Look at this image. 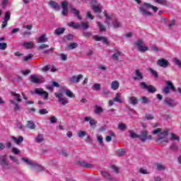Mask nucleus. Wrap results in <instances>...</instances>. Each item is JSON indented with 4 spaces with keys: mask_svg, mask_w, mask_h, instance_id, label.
Wrapping results in <instances>:
<instances>
[{
    "mask_svg": "<svg viewBox=\"0 0 181 181\" xmlns=\"http://www.w3.org/2000/svg\"><path fill=\"white\" fill-rule=\"evenodd\" d=\"M153 134L154 135L158 134V138L156 139V142H158L160 145L166 144V141H168V135H169L168 129H165L163 132H162V129L158 128L153 131Z\"/></svg>",
    "mask_w": 181,
    "mask_h": 181,
    "instance_id": "1",
    "label": "nucleus"
},
{
    "mask_svg": "<svg viewBox=\"0 0 181 181\" xmlns=\"http://www.w3.org/2000/svg\"><path fill=\"white\" fill-rule=\"evenodd\" d=\"M165 84L166 86L163 88L162 93L168 95L169 93H170V90H172V91H176V88L173 86V83H172L170 81H166Z\"/></svg>",
    "mask_w": 181,
    "mask_h": 181,
    "instance_id": "2",
    "label": "nucleus"
},
{
    "mask_svg": "<svg viewBox=\"0 0 181 181\" xmlns=\"http://www.w3.org/2000/svg\"><path fill=\"white\" fill-rule=\"evenodd\" d=\"M6 154L0 156V165L2 166L3 169H6V170H9V169H11V165H9V163L6 161Z\"/></svg>",
    "mask_w": 181,
    "mask_h": 181,
    "instance_id": "3",
    "label": "nucleus"
},
{
    "mask_svg": "<svg viewBox=\"0 0 181 181\" xmlns=\"http://www.w3.org/2000/svg\"><path fill=\"white\" fill-rule=\"evenodd\" d=\"M54 95L56 98H57L58 103L62 104V105H66V104H69V100L64 98V95L62 93H55Z\"/></svg>",
    "mask_w": 181,
    "mask_h": 181,
    "instance_id": "4",
    "label": "nucleus"
},
{
    "mask_svg": "<svg viewBox=\"0 0 181 181\" xmlns=\"http://www.w3.org/2000/svg\"><path fill=\"white\" fill-rule=\"evenodd\" d=\"M144 45V40H138L135 42V46L139 52H141V53H144V52H146L148 50V47L142 45Z\"/></svg>",
    "mask_w": 181,
    "mask_h": 181,
    "instance_id": "5",
    "label": "nucleus"
},
{
    "mask_svg": "<svg viewBox=\"0 0 181 181\" xmlns=\"http://www.w3.org/2000/svg\"><path fill=\"white\" fill-rule=\"evenodd\" d=\"M139 86L142 90H147L148 93H156V88L152 85L148 86L145 82H141Z\"/></svg>",
    "mask_w": 181,
    "mask_h": 181,
    "instance_id": "6",
    "label": "nucleus"
},
{
    "mask_svg": "<svg viewBox=\"0 0 181 181\" xmlns=\"http://www.w3.org/2000/svg\"><path fill=\"white\" fill-rule=\"evenodd\" d=\"M164 104H165V105H167L168 108H174V107H176V105H177V101L170 98H167L164 100Z\"/></svg>",
    "mask_w": 181,
    "mask_h": 181,
    "instance_id": "7",
    "label": "nucleus"
},
{
    "mask_svg": "<svg viewBox=\"0 0 181 181\" xmlns=\"http://www.w3.org/2000/svg\"><path fill=\"white\" fill-rule=\"evenodd\" d=\"M35 94L40 95L44 98V100H47V98H49V93L47 91L43 90L42 88H35Z\"/></svg>",
    "mask_w": 181,
    "mask_h": 181,
    "instance_id": "8",
    "label": "nucleus"
},
{
    "mask_svg": "<svg viewBox=\"0 0 181 181\" xmlns=\"http://www.w3.org/2000/svg\"><path fill=\"white\" fill-rule=\"evenodd\" d=\"M139 139L141 141V142H146V139H152V136H148V132L142 131L141 134L138 136Z\"/></svg>",
    "mask_w": 181,
    "mask_h": 181,
    "instance_id": "9",
    "label": "nucleus"
},
{
    "mask_svg": "<svg viewBox=\"0 0 181 181\" xmlns=\"http://www.w3.org/2000/svg\"><path fill=\"white\" fill-rule=\"evenodd\" d=\"M81 78H83V75L81 74L73 76L69 78V83H70V84H77V83H80Z\"/></svg>",
    "mask_w": 181,
    "mask_h": 181,
    "instance_id": "10",
    "label": "nucleus"
},
{
    "mask_svg": "<svg viewBox=\"0 0 181 181\" xmlns=\"http://www.w3.org/2000/svg\"><path fill=\"white\" fill-rule=\"evenodd\" d=\"M134 81H142L144 80V74L141 72V70L136 69L135 70V76H133Z\"/></svg>",
    "mask_w": 181,
    "mask_h": 181,
    "instance_id": "11",
    "label": "nucleus"
},
{
    "mask_svg": "<svg viewBox=\"0 0 181 181\" xmlns=\"http://www.w3.org/2000/svg\"><path fill=\"white\" fill-rule=\"evenodd\" d=\"M11 20V11L5 13L4 19L1 24V28H5L8 26V21Z\"/></svg>",
    "mask_w": 181,
    "mask_h": 181,
    "instance_id": "12",
    "label": "nucleus"
},
{
    "mask_svg": "<svg viewBox=\"0 0 181 181\" xmlns=\"http://www.w3.org/2000/svg\"><path fill=\"white\" fill-rule=\"evenodd\" d=\"M157 66L166 69V67H169V61L163 58L160 59L157 61Z\"/></svg>",
    "mask_w": 181,
    "mask_h": 181,
    "instance_id": "13",
    "label": "nucleus"
},
{
    "mask_svg": "<svg viewBox=\"0 0 181 181\" xmlns=\"http://www.w3.org/2000/svg\"><path fill=\"white\" fill-rule=\"evenodd\" d=\"M62 14L64 16H67L69 14V3L66 1L62 2Z\"/></svg>",
    "mask_w": 181,
    "mask_h": 181,
    "instance_id": "14",
    "label": "nucleus"
},
{
    "mask_svg": "<svg viewBox=\"0 0 181 181\" xmlns=\"http://www.w3.org/2000/svg\"><path fill=\"white\" fill-rule=\"evenodd\" d=\"M93 39L94 40H96V42H103L104 45H108L110 42H108V40L105 37L103 36H98V35H93Z\"/></svg>",
    "mask_w": 181,
    "mask_h": 181,
    "instance_id": "15",
    "label": "nucleus"
},
{
    "mask_svg": "<svg viewBox=\"0 0 181 181\" xmlns=\"http://www.w3.org/2000/svg\"><path fill=\"white\" fill-rule=\"evenodd\" d=\"M139 12L141 13L144 16V18H146L147 16H153V14L151 12H148L145 9L144 7H139Z\"/></svg>",
    "mask_w": 181,
    "mask_h": 181,
    "instance_id": "16",
    "label": "nucleus"
},
{
    "mask_svg": "<svg viewBox=\"0 0 181 181\" xmlns=\"http://www.w3.org/2000/svg\"><path fill=\"white\" fill-rule=\"evenodd\" d=\"M48 5L50 6V7L52 9H54L55 11H60V5H59V4H57V2L53 1V0H50L48 2Z\"/></svg>",
    "mask_w": 181,
    "mask_h": 181,
    "instance_id": "17",
    "label": "nucleus"
},
{
    "mask_svg": "<svg viewBox=\"0 0 181 181\" xmlns=\"http://www.w3.org/2000/svg\"><path fill=\"white\" fill-rule=\"evenodd\" d=\"M78 165L85 169H91V168H94V165L91 163H88L86 161H78Z\"/></svg>",
    "mask_w": 181,
    "mask_h": 181,
    "instance_id": "18",
    "label": "nucleus"
},
{
    "mask_svg": "<svg viewBox=\"0 0 181 181\" xmlns=\"http://www.w3.org/2000/svg\"><path fill=\"white\" fill-rule=\"evenodd\" d=\"M128 103L130 105H136L138 103H139V100H138V98L135 96H130L129 98Z\"/></svg>",
    "mask_w": 181,
    "mask_h": 181,
    "instance_id": "19",
    "label": "nucleus"
},
{
    "mask_svg": "<svg viewBox=\"0 0 181 181\" xmlns=\"http://www.w3.org/2000/svg\"><path fill=\"white\" fill-rule=\"evenodd\" d=\"M31 169L35 170V172H42L45 170V168L42 165H37L35 163H33V165H31Z\"/></svg>",
    "mask_w": 181,
    "mask_h": 181,
    "instance_id": "20",
    "label": "nucleus"
},
{
    "mask_svg": "<svg viewBox=\"0 0 181 181\" xmlns=\"http://www.w3.org/2000/svg\"><path fill=\"white\" fill-rule=\"evenodd\" d=\"M71 13L75 15V16H76L78 21H81L82 18H81V16H80V11L77 10V8H71Z\"/></svg>",
    "mask_w": 181,
    "mask_h": 181,
    "instance_id": "21",
    "label": "nucleus"
},
{
    "mask_svg": "<svg viewBox=\"0 0 181 181\" xmlns=\"http://www.w3.org/2000/svg\"><path fill=\"white\" fill-rule=\"evenodd\" d=\"M125 153H127V151H125V148H119L115 151L116 156H118L119 158L125 156Z\"/></svg>",
    "mask_w": 181,
    "mask_h": 181,
    "instance_id": "22",
    "label": "nucleus"
},
{
    "mask_svg": "<svg viewBox=\"0 0 181 181\" xmlns=\"http://www.w3.org/2000/svg\"><path fill=\"white\" fill-rule=\"evenodd\" d=\"M11 139L16 144V145H21V144L23 142V136H20L18 138L11 136Z\"/></svg>",
    "mask_w": 181,
    "mask_h": 181,
    "instance_id": "23",
    "label": "nucleus"
},
{
    "mask_svg": "<svg viewBox=\"0 0 181 181\" xmlns=\"http://www.w3.org/2000/svg\"><path fill=\"white\" fill-rule=\"evenodd\" d=\"M100 175L101 176L105 177V179H107V180H112V177L111 176V174H110V173L107 171H100Z\"/></svg>",
    "mask_w": 181,
    "mask_h": 181,
    "instance_id": "24",
    "label": "nucleus"
},
{
    "mask_svg": "<svg viewBox=\"0 0 181 181\" xmlns=\"http://www.w3.org/2000/svg\"><path fill=\"white\" fill-rule=\"evenodd\" d=\"M11 95H12V97H14V100H16L17 103H22L21 94L16 93V92H11Z\"/></svg>",
    "mask_w": 181,
    "mask_h": 181,
    "instance_id": "25",
    "label": "nucleus"
},
{
    "mask_svg": "<svg viewBox=\"0 0 181 181\" xmlns=\"http://www.w3.org/2000/svg\"><path fill=\"white\" fill-rule=\"evenodd\" d=\"M78 47V44L76 42H71L69 45H67V47L65 48L66 50H73L74 49H77Z\"/></svg>",
    "mask_w": 181,
    "mask_h": 181,
    "instance_id": "26",
    "label": "nucleus"
},
{
    "mask_svg": "<svg viewBox=\"0 0 181 181\" xmlns=\"http://www.w3.org/2000/svg\"><path fill=\"white\" fill-rule=\"evenodd\" d=\"M110 88L114 90H118V88H119V82H118V81H113L111 83Z\"/></svg>",
    "mask_w": 181,
    "mask_h": 181,
    "instance_id": "27",
    "label": "nucleus"
},
{
    "mask_svg": "<svg viewBox=\"0 0 181 181\" xmlns=\"http://www.w3.org/2000/svg\"><path fill=\"white\" fill-rule=\"evenodd\" d=\"M119 56H121V52L115 50V53L112 54V59L114 62H118Z\"/></svg>",
    "mask_w": 181,
    "mask_h": 181,
    "instance_id": "28",
    "label": "nucleus"
},
{
    "mask_svg": "<svg viewBox=\"0 0 181 181\" xmlns=\"http://www.w3.org/2000/svg\"><path fill=\"white\" fill-rule=\"evenodd\" d=\"M30 81L34 84H39V83H40V79H39L36 75H31L30 77Z\"/></svg>",
    "mask_w": 181,
    "mask_h": 181,
    "instance_id": "29",
    "label": "nucleus"
},
{
    "mask_svg": "<svg viewBox=\"0 0 181 181\" xmlns=\"http://www.w3.org/2000/svg\"><path fill=\"white\" fill-rule=\"evenodd\" d=\"M23 47H25V49H33V47L35 46V43L33 42H25L23 43Z\"/></svg>",
    "mask_w": 181,
    "mask_h": 181,
    "instance_id": "30",
    "label": "nucleus"
},
{
    "mask_svg": "<svg viewBox=\"0 0 181 181\" xmlns=\"http://www.w3.org/2000/svg\"><path fill=\"white\" fill-rule=\"evenodd\" d=\"M95 114L97 115H100V114H103L104 112V109L101 106L96 105L95 106Z\"/></svg>",
    "mask_w": 181,
    "mask_h": 181,
    "instance_id": "31",
    "label": "nucleus"
},
{
    "mask_svg": "<svg viewBox=\"0 0 181 181\" xmlns=\"http://www.w3.org/2000/svg\"><path fill=\"white\" fill-rule=\"evenodd\" d=\"M25 127L29 129H35V128H36V124H35L33 121H27Z\"/></svg>",
    "mask_w": 181,
    "mask_h": 181,
    "instance_id": "32",
    "label": "nucleus"
},
{
    "mask_svg": "<svg viewBox=\"0 0 181 181\" xmlns=\"http://www.w3.org/2000/svg\"><path fill=\"white\" fill-rule=\"evenodd\" d=\"M121 93H116L115 97L113 98L115 103H119V104H122V100H121Z\"/></svg>",
    "mask_w": 181,
    "mask_h": 181,
    "instance_id": "33",
    "label": "nucleus"
},
{
    "mask_svg": "<svg viewBox=\"0 0 181 181\" xmlns=\"http://www.w3.org/2000/svg\"><path fill=\"white\" fill-rule=\"evenodd\" d=\"M65 30H66V28H57L54 30V35H57V36H59L60 35H63V33H64Z\"/></svg>",
    "mask_w": 181,
    "mask_h": 181,
    "instance_id": "34",
    "label": "nucleus"
},
{
    "mask_svg": "<svg viewBox=\"0 0 181 181\" xmlns=\"http://www.w3.org/2000/svg\"><path fill=\"white\" fill-rule=\"evenodd\" d=\"M10 104H13L14 106V111H19L21 110V107H19V104L15 100H9Z\"/></svg>",
    "mask_w": 181,
    "mask_h": 181,
    "instance_id": "35",
    "label": "nucleus"
},
{
    "mask_svg": "<svg viewBox=\"0 0 181 181\" xmlns=\"http://www.w3.org/2000/svg\"><path fill=\"white\" fill-rule=\"evenodd\" d=\"M48 40H49V39L46 37V35L44 34L39 37V39L37 40V43H45V42H47Z\"/></svg>",
    "mask_w": 181,
    "mask_h": 181,
    "instance_id": "36",
    "label": "nucleus"
},
{
    "mask_svg": "<svg viewBox=\"0 0 181 181\" xmlns=\"http://www.w3.org/2000/svg\"><path fill=\"white\" fill-rule=\"evenodd\" d=\"M68 26H69V28H73V29H80V28H81V25H80L79 24H76V23L71 21L70 23H68Z\"/></svg>",
    "mask_w": 181,
    "mask_h": 181,
    "instance_id": "37",
    "label": "nucleus"
},
{
    "mask_svg": "<svg viewBox=\"0 0 181 181\" xmlns=\"http://www.w3.org/2000/svg\"><path fill=\"white\" fill-rule=\"evenodd\" d=\"M62 90L64 91L66 95H67V97H69V98H73V97H74V95L73 94V93H71L70 90H64V88H62Z\"/></svg>",
    "mask_w": 181,
    "mask_h": 181,
    "instance_id": "38",
    "label": "nucleus"
},
{
    "mask_svg": "<svg viewBox=\"0 0 181 181\" xmlns=\"http://www.w3.org/2000/svg\"><path fill=\"white\" fill-rule=\"evenodd\" d=\"M148 71H149V73H151V74H152V76H153V77L155 78H158L159 77L158 72L156 71H155L153 69L149 68Z\"/></svg>",
    "mask_w": 181,
    "mask_h": 181,
    "instance_id": "39",
    "label": "nucleus"
},
{
    "mask_svg": "<svg viewBox=\"0 0 181 181\" xmlns=\"http://www.w3.org/2000/svg\"><path fill=\"white\" fill-rule=\"evenodd\" d=\"M154 2L159 4L160 5H163V6H168L167 0H154Z\"/></svg>",
    "mask_w": 181,
    "mask_h": 181,
    "instance_id": "40",
    "label": "nucleus"
},
{
    "mask_svg": "<svg viewBox=\"0 0 181 181\" xmlns=\"http://www.w3.org/2000/svg\"><path fill=\"white\" fill-rule=\"evenodd\" d=\"M36 142L40 144L45 141V138L43 137V134H38L37 136L35 138Z\"/></svg>",
    "mask_w": 181,
    "mask_h": 181,
    "instance_id": "41",
    "label": "nucleus"
},
{
    "mask_svg": "<svg viewBox=\"0 0 181 181\" xmlns=\"http://www.w3.org/2000/svg\"><path fill=\"white\" fill-rule=\"evenodd\" d=\"M80 26L82 28V29H83V30H87V29L90 28L88 22H81Z\"/></svg>",
    "mask_w": 181,
    "mask_h": 181,
    "instance_id": "42",
    "label": "nucleus"
},
{
    "mask_svg": "<svg viewBox=\"0 0 181 181\" xmlns=\"http://www.w3.org/2000/svg\"><path fill=\"white\" fill-rule=\"evenodd\" d=\"M49 47V45L47 44H41L39 47H37V50L40 52V50H45V49H47Z\"/></svg>",
    "mask_w": 181,
    "mask_h": 181,
    "instance_id": "43",
    "label": "nucleus"
},
{
    "mask_svg": "<svg viewBox=\"0 0 181 181\" xmlns=\"http://www.w3.org/2000/svg\"><path fill=\"white\" fill-rule=\"evenodd\" d=\"M97 141L99 142V145H100V146H104V138L103 136H98Z\"/></svg>",
    "mask_w": 181,
    "mask_h": 181,
    "instance_id": "44",
    "label": "nucleus"
},
{
    "mask_svg": "<svg viewBox=\"0 0 181 181\" xmlns=\"http://www.w3.org/2000/svg\"><path fill=\"white\" fill-rule=\"evenodd\" d=\"M21 160H23V162L26 163V165H28V166L32 167V165H33V162H32L31 160H29L26 158H22Z\"/></svg>",
    "mask_w": 181,
    "mask_h": 181,
    "instance_id": "45",
    "label": "nucleus"
},
{
    "mask_svg": "<svg viewBox=\"0 0 181 181\" xmlns=\"http://www.w3.org/2000/svg\"><path fill=\"white\" fill-rule=\"evenodd\" d=\"M141 104H149L151 103V100L148 99L146 96H143L141 98Z\"/></svg>",
    "mask_w": 181,
    "mask_h": 181,
    "instance_id": "46",
    "label": "nucleus"
},
{
    "mask_svg": "<svg viewBox=\"0 0 181 181\" xmlns=\"http://www.w3.org/2000/svg\"><path fill=\"white\" fill-rule=\"evenodd\" d=\"M129 136L130 138H132L133 139H135V138H138L139 135L134 132V130L129 131Z\"/></svg>",
    "mask_w": 181,
    "mask_h": 181,
    "instance_id": "47",
    "label": "nucleus"
},
{
    "mask_svg": "<svg viewBox=\"0 0 181 181\" xmlns=\"http://www.w3.org/2000/svg\"><path fill=\"white\" fill-rule=\"evenodd\" d=\"M112 25L115 29H118V28H121V26H122V25H121V23L118 21H115L112 23Z\"/></svg>",
    "mask_w": 181,
    "mask_h": 181,
    "instance_id": "48",
    "label": "nucleus"
},
{
    "mask_svg": "<svg viewBox=\"0 0 181 181\" xmlns=\"http://www.w3.org/2000/svg\"><path fill=\"white\" fill-rule=\"evenodd\" d=\"M78 136L79 138H84V136H87V132L84 131L79 130L78 132Z\"/></svg>",
    "mask_w": 181,
    "mask_h": 181,
    "instance_id": "49",
    "label": "nucleus"
},
{
    "mask_svg": "<svg viewBox=\"0 0 181 181\" xmlns=\"http://www.w3.org/2000/svg\"><path fill=\"white\" fill-rule=\"evenodd\" d=\"M89 123L91 128H95V127H97V121L93 118L90 119Z\"/></svg>",
    "mask_w": 181,
    "mask_h": 181,
    "instance_id": "50",
    "label": "nucleus"
},
{
    "mask_svg": "<svg viewBox=\"0 0 181 181\" xmlns=\"http://www.w3.org/2000/svg\"><path fill=\"white\" fill-rule=\"evenodd\" d=\"M170 149H171V151H173L174 152H177V150L179 149V146H177V145H176V144H173L170 146Z\"/></svg>",
    "mask_w": 181,
    "mask_h": 181,
    "instance_id": "51",
    "label": "nucleus"
},
{
    "mask_svg": "<svg viewBox=\"0 0 181 181\" xmlns=\"http://www.w3.org/2000/svg\"><path fill=\"white\" fill-rule=\"evenodd\" d=\"M176 25V20L173 19L170 21L169 23H168V28L169 29H172V28H173V26H175Z\"/></svg>",
    "mask_w": 181,
    "mask_h": 181,
    "instance_id": "52",
    "label": "nucleus"
},
{
    "mask_svg": "<svg viewBox=\"0 0 181 181\" xmlns=\"http://www.w3.org/2000/svg\"><path fill=\"white\" fill-rule=\"evenodd\" d=\"M91 8L95 12L98 13H101V8H100L99 6H91Z\"/></svg>",
    "mask_w": 181,
    "mask_h": 181,
    "instance_id": "53",
    "label": "nucleus"
},
{
    "mask_svg": "<svg viewBox=\"0 0 181 181\" xmlns=\"http://www.w3.org/2000/svg\"><path fill=\"white\" fill-rule=\"evenodd\" d=\"M97 24H98V26L100 32H104L106 30L105 26H104V25L101 24L100 22H98Z\"/></svg>",
    "mask_w": 181,
    "mask_h": 181,
    "instance_id": "54",
    "label": "nucleus"
},
{
    "mask_svg": "<svg viewBox=\"0 0 181 181\" xmlns=\"http://www.w3.org/2000/svg\"><path fill=\"white\" fill-rule=\"evenodd\" d=\"M118 128L120 131H125V129H127V126L124 123H119L118 124Z\"/></svg>",
    "mask_w": 181,
    "mask_h": 181,
    "instance_id": "55",
    "label": "nucleus"
},
{
    "mask_svg": "<svg viewBox=\"0 0 181 181\" xmlns=\"http://www.w3.org/2000/svg\"><path fill=\"white\" fill-rule=\"evenodd\" d=\"M8 47V44L6 42H0V50H6Z\"/></svg>",
    "mask_w": 181,
    "mask_h": 181,
    "instance_id": "56",
    "label": "nucleus"
},
{
    "mask_svg": "<svg viewBox=\"0 0 181 181\" xmlns=\"http://www.w3.org/2000/svg\"><path fill=\"white\" fill-rule=\"evenodd\" d=\"M151 50L152 52H156V53H158V52H160V49H159V47H156V45H151Z\"/></svg>",
    "mask_w": 181,
    "mask_h": 181,
    "instance_id": "57",
    "label": "nucleus"
},
{
    "mask_svg": "<svg viewBox=\"0 0 181 181\" xmlns=\"http://www.w3.org/2000/svg\"><path fill=\"white\" fill-rule=\"evenodd\" d=\"M173 62L175 64V66H178V67H181V62L177 58H174Z\"/></svg>",
    "mask_w": 181,
    "mask_h": 181,
    "instance_id": "58",
    "label": "nucleus"
},
{
    "mask_svg": "<svg viewBox=\"0 0 181 181\" xmlns=\"http://www.w3.org/2000/svg\"><path fill=\"white\" fill-rule=\"evenodd\" d=\"M49 121L51 124H56L57 122V117H56L55 116H51V117L49 118Z\"/></svg>",
    "mask_w": 181,
    "mask_h": 181,
    "instance_id": "59",
    "label": "nucleus"
},
{
    "mask_svg": "<svg viewBox=\"0 0 181 181\" xmlns=\"http://www.w3.org/2000/svg\"><path fill=\"white\" fill-rule=\"evenodd\" d=\"M156 169L157 170H165V166L160 163H158L156 164Z\"/></svg>",
    "mask_w": 181,
    "mask_h": 181,
    "instance_id": "60",
    "label": "nucleus"
},
{
    "mask_svg": "<svg viewBox=\"0 0 181 181\" xmlns=\"http://www.w3.org/2000/svg\"><path fill=\"white\" fill-rule=\"evenodd\" d=\"M39 114L40 115H45V114H49V111L47 109H40L39 110Z\"/></svg>",
    "mask_w": 181,
    "mask_h": 181,
    "instance_id": "61",
    "label": "nucleus"
},
{
    "mask_svg": "<svg viewBox=\"0 0 181 181\" xmlns=\"http://www.w3.org/2000/svg\"><path fill=\"white\" fill-rule=\"evenodd\" d=\"M179 136H176V134L171 133V141H179Z\"/></svg>",
    "mask_w": 181,
    "mask_h": 181,
    "instance_id": "62",
    "label": "nucleus"
},
{
    "mask_svg": "<svg viewBox=\"0 0 181 181\" xmlns=\"http://www.w3.org/2000/svg\"><path fill=\"white\" fill-rule=\"evenodd\" d=\"M93 88H95V90H96L97 91H100V90H101V84L95 83L93 85Z\"/></svg>",
    "mask_w": 181,
    "mask_h": 181,
    "instance_id": "63",
    "label": "nucleus"
},
{
    "mask_svg": "<svg viewBox=\"0 0 181 181\" xmlns=\"http://www.w3.org/2000/svg\"><path fill=\"white\" fill-rule=\"evenodd\" d=\"M83 36H84V37H90L91 36V33L87 32V31H83Z\"/></svg>",
    "mask_w": 181,
    "mask_h": 181,
    "instance_id": "64",
    "label": "nucleus"
}]
</instances>
